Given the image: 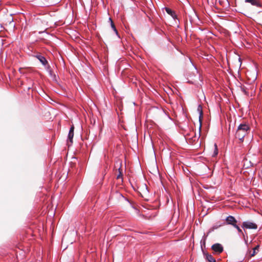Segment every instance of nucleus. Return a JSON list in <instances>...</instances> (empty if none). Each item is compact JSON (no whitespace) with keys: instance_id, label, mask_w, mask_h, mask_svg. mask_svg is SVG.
<instances>
[{"instance_id":"6","label":"nucleus","mask_w":262,"mask_h":262,"mask_svg":"<svg viewBox=\"0 0 262 262\" xmlns=\"http://www.w3.org/2000/svg\"><path fill=\"white\" fill-rule=\"evenodd\" d=\"M226 221L227 224L231 225L233 227H234V225L235 226L236 225H237V220L234 216L232 215H229L228 216H227L226 219Z\"/></svg>"},{"instance_id":"2","label":"nucleus","mask_w":262,"mask_h":262,"mask_svg":"<svg viewBox=\"0 0 262 262\" xmlns=\"http://www.w3.org/2000/svg\"><path fill=\"white\" fill-rule=\"evenodd\" d=\"M34 57L38 59L43 66L45 67L47 66V69L49 71V73H52V72L50 69V67L48 64V62L44 56L39 53L35 55Z\"/></svg>"},{"instance_id":"18","label":"nucleus","mask_w":262,"mask_h":262,"mask_svg":"<svg viewBox=\"0 0 262 262\" xmlns=\"http://www.w3.org/2000/svg\"><path fill=\"white\" fill-rule=\"evenodd\" d=\"M242 91L244 92V93L246 94V95H248V93L247 92V91L245 90L244 88H243L242 89Z\"/></svg>"},{"instance_id":"12","label":"nucleus","mask_w":262,"mask_h":262,"mask_svg":"<svg viewBox=\"0 0 262 262\" xmlns=\"http://www.w3.org/2000/svg\"><path fill=\"white\" fill-rule=\"evenodd\" d=\"M259 245H257L256 247H255L253 249V251L252 252L251 251H250V256L251 257H253L254 256H255L259 251Z\"/></svg>"},{"instance_id":"16","label":"nucleus","mask_w":262,"mask_h":262,"mask_svg":"<svg viewBox=\"0 0 262 262\" xmlns=\"http://www.w3.org/2000/svg\"><path fill=\"white\" fill-rule=\"evenodd\" d=\"M206 238H207V236H205V235H204L203 237V238L201 239V244L202 247L203 245H204V246L205 245Z\"/></svg>"},{"instance_id":"3","label":"nucleus","mask_w":262,"mask_h":262,"mask_svg":"<svg viewBox=\"0 0 262 262\" xmlns=\"http://www.w3.org/2000/svg\"><path fill=\"white\" fill-rule=\"evenodd\" d=\"M242 227L244 229H256L257 228V226L255 223L250 221L244 222Z\"/></svg>"},{"instance_id":"17","label":"nucleus","mask_w":262,"mask_h":262,"mask_svg":"<svg viewBox=\"0 0 262 262\" xmlns=\"http://www.w3.org/2000/svg\"><path fill=\"white\" fill-rule=\"evenodd\" d=\"M234 227L237 230L239 233H241L244 236L243 231L242 230V229L239 228V227L238 225H236L235 226L234 225Z\"/></svg>"},{"instance_id":"8","label":"nucleus","mask_w":262,"mask_h":262,"mask_svg":"<svg viewBox=\"0 0 262 262\" xmlns=\"http://www.w3.org/2000/svg\"><path fill=\"white\" fill-rule=\"evenodd\" d=\"M216 4H220L223 8H227L229 6V3L228 0H215Z\"/></svg>"},{"instance_id":"5","label":"nucleus","mask_w":262,"mask_h":262,"mask_svg":"<svg viewBox=\"0 0 262 262\" xmlns=\"http://www.w3.org/2000/svg\"><path fill=\"white\" fill-rule=\"evenodd\" d=\"M74 127L72 125L70 129L69 134H68V144L69 146L71 145L73 143V138L74 137Z\"/></svg>"},{"instance_id":"1","label":"nucleus","mask_w":262,"mask_h":262,"mask_svg":"<svg viewBox=\"0 0 262 262\" xmlns=\"http://www.w3.org/2000/svg\"><path fill=\"white\" fill-rule=\"evenodd\" d=\"M250 131V127L248 124H240L236 129L235 137L243 141L244 137L249 133Z\"/></svg>"},{"instance_id":"11","label":"nucleus","mask_w":262,"mask_h":262,"mask_svg":"<svg viewBox=\"0 0 262 262\" xmlns=\"http://www.w3.org/2000/svg\"><path fill=\"white\" fill-rule=\"evenodd\" d=\"M246 3H249L252 5L256 6L257 7H261L260 3L257 0H245Z\"/></svg>"},{"instance_id":"7","label":"nucleus","mask_w":262,"mask_h":262,"mask_svg":"<svg viewBox=\"0 0 262 262\" xmlns=\"http://www.w3.org/2000/svg\"><path fill=\"white\" fill-rule=\"evenodd\" d=\"M198 111L199 112V121H200V126H199V136L201 135V126H202V118H203V111L202 107L201 105H199L198 107Z\"/></svg>"},{"instance_id":"14","label":"nucleus","mask_w":262,"mask_h":262,"mask_svg":"<svg viewBox=\"0 0 262 262\" xmlns=\"http://www.w3.org/2000/svg\"><path fill=\"white\" fill-rule=\"evenodd\" d=\"M109 20L111 23V27H112V29L114 30V31H115L116 33H117V29L115 27V26L114 24L113 23V20L111 19V18H110Z\"/></svg>"},{"instance_id":"15","label":"nucleus","mask_w":262,"mask_h":262,"mask_svg":"<svg viewBox=\"0 0 262 262\" xmlns=\"http://www.w3.org/2000/svg\"><path fill=\"white\" fill-rule=\"evenodd\" d=\"M118 170H119V174L117 176V179H122V172H121V167H119V169H118Z\"/></svg>"},{"instance_id":"10","label":"nucleus","mask_w":262,"mask_h":262,"mask_svg":"<svg viewBox=\"0 0 262 262\" xmlns=\"http://www.w3.org/2000/svg\"><path fill=\"white\" fill-rule=\"evenodd\" d=\"M166 12L170 15L174 20L177 19V16L174 11L169 8H165Z\"/></svg>"},{"instance_id":"13","label":"nucleus","mask_w":262,"mask_h":262,"mask_svg":"<svg viewBox=\"0 0 262 262\" xmlns=\"http://www.w3.org/2000/svg\"><path fill=\"white\" fill-rule=\"evenodd\" d=\"M214 152L212 155V156L215 157L218 154V149H217V145L216 144H214Z\"/></svg>"},{"instance_id":"4","label":"nucleus","mask_w":262,"mask_h":262,"mask_svg":"<svg viewBox=\"0 0 262 262\" xmlns=\"http://www.w3.org/2000/svg\"><path fill=\"white\" fill-rule=\"evenodd\" d=\"M211 249L216 254H220L223 251V247L221 244L219 243L213 244L211 246Z\"/></svg>"},{"instance_id":"9","label":"nucleus","mask_w":262,"mask_h":262,"mask_svg":"<svg viewBox=\"0 0 262 262\" xmlns=\"http://www.w3.org/2000/svg\"><path fill=\"white\" fill-rule=\"evenodd\" d=\"M205 258L208 262H216L215 258L208 253H205L203 252Z\"/></svg>"}]
</instances>
